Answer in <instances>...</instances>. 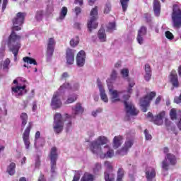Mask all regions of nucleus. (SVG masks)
<instances>
[{
  "label": "nucleus",
  "instance_id": "23",
  "mask_svg": "<svg viewBox=\"0 0 181 181\" xmlns=\"http://www.w3.org/2000/svg\"><path fill=\"white\" fill-rule=\"evenodd\" d=\"M74 49H68L66 50V63L67 64L71 65L74 63Z\"/></svg>",
  "mask_w": 181,
  "mask_h": 181
},
{
  "label": "nucleus",
  "instance_id": "29",
  "mask_svg": "<svg viewBox=\"0 0 181 181\" xmlns=\"http://www.w3.org/2000/svg\"><path fill=\"white\" fill-rule=\"evenodd\" d=\"M98 37L100 42H106L107 35H105V30L100 28L98 33Z\"/></svg>",
  "mask_w": 181,
  "mask_h": 181
},
{
  "label": "nucleus",
  "instance_id": "50",
  "mask_svg": "<svg viewBox=\"0 0 181 181\" xmlns=\"http://www.w3.org/2000/svg\"><path fill=\"white\" fill-rule=\"evenodd\" d=\"M135 173H136V171L135 170L133 171V173L132 171L129 172V177L130 180L132 181L135 180V177H134V175H135Z\"/></svg>",
  "mask_w": 181,
  "mask_h": 181
},
{
  "label": "nucleus",
  "instance_id": "43",
  "mask_svg": "<svg viewBox=\"0 0 181 181\" xmlns=\"http://www.w3.org/2000/svg\"><path fill=\"white\" fill-rule=\"evenodd\" d=\"M118 76V74L117 73V71H115V69H113L112 71V74L110 75V78L112 81L117 80V77Z\"/></svg>",
  "mask_w": 181,
  "mask_h": 181
},
{
  "label": "nucleus",
  "instance_id": "60",
  "mask_svg": "<svg viewBox=\"0 0 181 181\" xmlns=\"http://www.w3.org/2000/svg\"><path fill=\"white\" fill-rule=\"evenodd\" d=\"M39 166H40V160L37 158L35 160V168H39Z\"/></svg>",
  "mask_w": 181,
  "mask_h": 181
},
{
  "label": "nucleus",
  "instance_id": "46",
  "mask_svg": "<svg viewBox=\"0 0 181 181\" xmlns=\"http://www.w3.org/2000/svg\"><path fill=\"white\" fill-rule=\"evenodd\" d=\"M144 135L146 141H151V139H152V135L149 134L146 129L144 130Z\"/></svg>",
  "mask_w": 181,
  "mask_h": 181
},
{
  "label": "nucleus",
  "instance_id": "54",
  "mask_svg": "<svg viewBox=\"0 0 181 181\" xmlns=\"http://www.w3.org/2000/svg\"><path fill=\"white\" fill-rule=\"evenodd\" d=\"M6 5H8V0H3L2 12L6 9Z\"/></svg>",
  "mask_w": 181,
  "mask_h": 181
},
{
  "label": "nucleus",
  "instance_id": "15",
  "mask_svg": "<svg viewBox=\"0 0 181 181\" xmlns=\"http://www.w3.org/2000/svg\"><path fill=\"white\" fill-rule=\"evenodd\" d=\"M56 46V40L54 38H49L47 44V57L52 59L53 53H54V47Z\"/></svg>",
  "mask_w": 181,
  "mask_h": 181
},
{
  "label": "nucleus",
  "instance_id": "40",
  "mask_svg": "<svg viewBox=\"0 0 181 181\" xmlns=\"http://www.w3.org/2000/svg\"><path fill=\"white\" fill-rule=\"evenodd\" d=\"M165 127L167 128V129L169 131H173V132H175V128H173L172 127H170V125L172 124V122H170V120L165 119Z\"/></svg>",
  "mask_w": 181,
  "mask_h": 181
},
{
  "label": "nucleus",
  "instance_id": "22",
  "mask_svg": "<svg viewBox=\"0 0 181 181\" xmlns=\"http://www.w3.org/2000/svg\"><path fill=\"white\" fill-rule=\"evenodd\" d=\"M169 79L173 87L177 88L179 87V78H177V74L176 71L173 70L169 76Z\"/></svg>",
  "mask_w": 181,
  "mask_h": 181
},
{
  "label": "nucleus",
  "instance_id": "4",
  "mask_svg": "<svg viewBox=\"0 0 181 181\" xmlns=\"http://www.w3.org/2000/svg\"><path fill=\"white\" fill-rule=\"evenodd\" d=\"M73 113L71 115L66 114L65 115V122L66 125V131H69V128L71 127V119L76 118V115L83 114L84 112V107L81 106V103H76L74 107H72Z\"/></svg>",
  "mask_w": 181,
  "mask_h": 181
},
{
  "label": "nucleus",
  "instance_id": "37",
  "mask_svg": "<svg viewBox=\"0 0 181 181\" xmlns=\"http://www.w3.org/2000/svg\"><path fill=\"white\" fill-rule=\"evenodd\" d=\"M100 170H101V163H96L93 167V173L98 175L100 173Z\"/></svg>",
  "mask_w": 181,
  "mask_h": 181
},
{
  "label": "nucleus",
  "instance_id": "57",
  "mask_svg": "<svg viewBox=\"0 0 181 181\" xmlns=\"http://www.w3.org/2000/svg\"><path fill=\"white\" fill-rule=\"evenodd\" d=\"M74 4L76 5H79V6H83V0H75Z\"/></svg>",
  "mask_w": 181,
  "mask_h": 181
},
{
  "label": "nucleus",
  "instance_id": "42",
  "mask_svg": "<svg viewBox=\"0 0 181 181\" xmlns=\"http://www.w3.org/2000/svg\"><path fill=\"white\" fill-rule=\"evenodd\" d=\"M121 74L124 78H127L129 74L128 69H123L121 70Z\"/></svg>",
  "mask_w": 181,
  "mask_h": 181
},
{
  "label": "nucleus",
  "instance_id": "5",
  "mask_svg": "<svg viewBox=\"0 0 181 181\" xmlns=\"http://www.w3.org/2000/svg\"><path fill=\"white\" fill-rule=\"evenodd\" d=\"M110 141L104 136H99L97 140H95L90 144V151L93 153H100L101 152L102 145H107Z\"/></svg>",
  "mask_w": 181,
  "mask_h": 181
},
{
  "label": "nucleus",
  "instance_id": "63",
  "mask_svg": "<svg viewBox=\"0 0 181 181\" xmlns=\"http://www.w3.org/2000/svg\"><path fill=\"white\" fill-rule=\"evenodd\" d=\"M123 177L122 175H117V181H122Z\"/></svg>",
  "mask_w": 181,
  "mask_h": 181
},
{
  "label": "nucleus",
  "instance_id": "9",
  "mask_svg": "<svg viewBox=\"0 0 181 181\" xmlns=\"http://www.w3.org/2000/svg\"><path fill=\"white\" fill-rule=\"evenodd\" d=\"M153 97H156V93L151 92L140 100V105L143 112H146V111H148V107H149V104L153 99Z\"/></svg>",
  "mask_w": 181,
  "mask_h": 181
},
{
  "label": "nucleus",
  "instance_id": "39",
  "mask_svg": "<svg viewBox=\"0 0 181 181\" xmlns=\"http://www.w3.org/2000/svg\"><path fill=\"white\" fill-rule=\"evenodd\" d=\"M79 42L80 41L78 40V37H76V39L74 38L71 39L69 43L71 47H76V46H77Z\"/></svg>",
  "mask_w": 181,
  "mask_h": 181
},
{
  "label": "nucleus",
  "instance_id": "32",
  "mask_svg": "<svg viewBox=\"0 0 181 181\" xmlns=\"http://www.w3.org/2000/svg\"><path fill=\"white\" fill-rule=\"evenodd\" d=\"M15 168H16V164H15V163H11L8 165L7 172L10 176H13V175H15Z\"/></svg>",
  "mask_w": 181,
  "mask_h": 181
},
{
  "label": "nucleus",
  "instance_id": "10",
  "mask_svg": "<svg viewBox=\"0 0 181 181\" xmlns=\"http://www.w3.org/2000/svg\"><path fill=\"white\" fill-rule=\"evenodd\" d=\"M170 165H176V156L172 153H167L165 156L164 160L162 161L163 170H169Z\"/></svg>",
  "mask_w": 181,
  "mask_h": 181
},
{
  "label": "nucleus",
  "instance_id": "53",
  "mask_svg": "<svg viewBox=\"0 0 181 181\" xmlns=\"http://www.w3.org/2000/svg\"><path fill=\"white\" fill-rule=\"evenodd\" d=\"M124 169L122 168H119L118 170H117V175L118 176H122L124 177Z\"/></svg>",
  "mask_w": 181,
  "mask_h": 181
},
{
  "label": "nucleus",
  "instance_id": "21",
  "mask_svg": "<svg viewBox=\"0 0 181 181\" xmlns=\"http://www.w3.org/2000/svg\"><path fill=\"white\" fill-rule=\"evenodd\" d=\"M109 92L110 94V100L112 103H114L121 101V98H119V94H121V92H118L117 90H113L110 88H109Z\"/></svg>",
  "mask_w": 181,
  "mask_h": 181
},
{
  "label": "nucleus",
  "instance_id": "18",
  "mask_svg": "<svg viewBox=\"0 0 181 181\" xmlns=\"http://www.w3.org/2000/svg\"><path fill=\"white\" fill-rule=\"evenodd\" d=\"M86 64V52L81 50L76 56V65L78 67H83Z\"/></svg>",
  "mask_w": 181,
  "mask_h": 181
},
{
  "label": "nucleus",
  "instance_id": "28",
  "mask_svg": "<svg viewBox=\"0 0 181 181\" xmlns=\"http://www.w3.org/2000/svg\"><path fill=\"white\" fill-rule=\"evenodd\" d=\"M11 64V59L7 58L4 60V62L0 64V69L3 68L4 71L8 72L9 71V66Z\"/></svg>",
  "mask_w": 181,
  "mask_h": 181
},
{
  "label": "nucleus",
  "instance_id": "6",
  "mask_svg": "<svg viewBox=\"0 0 181 181\" xmlns=\"http://www.w3.org/2000/svg\"><path fill=\"white\" fill-rule=\"evenodd\" d=\"M171 19L174 28L177 29L181 28V9L177 4L173 5Z\"/></svg>",
  "mask_w": 181,
  "mask_h": 181
},
{
  "label": "nucleus",
  "instance_id": "44",
  "mask_svg": "<svg viewBox=\"0 0 181 181\" xmlns=\"http://www.w3.org/2000/svg\"><path fill=\"white\" fill-rule=\"evenodd\" d=\"M111 11V4L107 3L105 6L104 13H110Z\"/></svg>",
  "mask_w": 181,
  "mask_h": 181
},
{
  "label": "nucleus",
  "instance_id": "36",
  "mask_svg": "<svg viewBox=\"0 0 181 181\" xmlns=\"http://www.w3.org/2000/svg\"><path fill=\"white\" fill-rule=\"evenodd\" d=\"M105 176V181H114V174H111V176L110 177V173L107 171L104 173Z\"/></svg>",
  "mask_w": 181,
  "mask_h": 181
},
{
  "label": "nucleus",
  "instance_id": "26",
  "mask_svg": "<svg viewBox=\"0 0 181 181\" xmlns=\"http://www.w3.org/2000/svg\"><path fill=\"white\" fill-rule=\"evenodd\" d=\"M122 144V137L121 136H116L113 139V148L118 149Z\"/></svg>",
  "mask_w": 181,
  "mask_h": 181
},
{
  "label": "nucleus",
  "instance_id": "41",
  "mask_svg": "<svg viewBox=\"0 0 181 181\" xmlns=\"http://www.w3.org/2000/svg\"><path fill=\"white\" fill-rule=\"evenodd\" d=\"M107 30L109 32H112V30H117V26L115 25V23H109L107 25Z\"/></svg>",
  "mask_w": 181,
  "mask_h": 181
},
{
  "label": "nucleus",
  "instance_id": "17",
  "mask_svg": "<svg viewBox=\"0 0 181 181\" xmlns=\"http://www.w3.org/2000/svg\"><path fill=\"white\" fill-rule=\"evenodd\" d=\"M132 145H134V141L132 140H127L124 144L123 148L121 150H118L117 151V155H120L121 156H124L128 153V151L132 148Z\"/></svg>",
  "mask_w": 181,
  "mask_h": 181
},
{
  "label": "nucleus",
  "instance_id": "27",
  "mask_svg": "<svg viewBox=\"0 0 181 181\" xmlns=\"http://www.w3.org/2000/svg\"><path fill=\"white\" fill-rule=\"evenodd\" d=\"M153 11L156 16L160 15V3L158 0L153 1Z\"/></svg>",
  "mask_w": 181,
  "mask_h": 181
},
{
  "label": "nucleus",
  "instance_id": "3",
  "mask_svg": "<svg viewBox=\"0 0 181 181\" xmlns=\"http://www.w3.org/2000/svg\"><path fill=\"white\" fill-rule=\"evenodd\" d=\"M70 88H71V87H70L69 83H64L57 92L54 93L50 104L52 110H59V108H62L63 103L62 102L60 96L65 93L66 90Z\"/></svg>",
  "mask_w": 181,
  "mask_h": 181
},
{
  "label": "nucleus",
  "instance_id": "12",
  "mask_svg": "<svg viewBox=\"0 0 181 181\" xmlns=\"http://www.w3.org/2000/svg\"><path fill=\"white\" fill-rule=\"evenodd\" d=\"M19 80H21V78L15 79L13 81V84H18V86L11 88L12 92L15 94L16 97L17 98L23 95V91H25L26 88V85H23V86H21V84L18 83V81H19Z\"/></svg>",
  "mask_w": 181,
  "mask_h": 181
},
{
  "label": "nucleus",
  "instance_id": "20",
  "mask_svg": "<svg viewBox=\"0 0 181 181\" xmlns=\"http://www.w3.org/2000/svg\"><path fill=\"white\" fill-rule=\"evenodd\" d=\"M97 84L99 88L100 98L102 101H103L104 103H108V96H107V93H105V90H104V88L103 87V83H101V81L100 79H97Z\"/></svg>",
  "mask_w": 181,
  "mask_h": 181
},
{
  "label": "nucleus",
  "instance_id": "64",
  "mask_svg": "<svg viewBox=\"0 0 181 181\" xmlns=\"http://www.w3.org/2000/svg\"><path fill=\"white\" fill-rule=\"evenodd\" d=\"M178 76L181 77V65L178 67Z\"/></svg>",
  "mask_w": 181,
  "mask_h": 181
},
{
  "label": "nucleus",
  "instance_id": "16",
  "mask_svg": "<svg viewBox=\"0 0 181 181\" xmlns=\"http://www.w3.org/2000/svg\"><path fill=\"white\" fill-rule=\"evenodd\" d=\"M170 116L172 121H177L176 125L179 131H181V112L177 114L175 109H171Z\"/></svg>",
  "mask_w": 181,
  "mask_h": 181
},
{
  "label": "nucleus",
  "instance_id": "55",
  "mask_svg": "<svg viewBox=\"0 0 181 181\" xmlns=\"http://www.w3.org/2000/svg\"><path fill=\"white\" fill-rule=\"evenodd\" d=\"M80 87V85L78 83H75L73 87L71 88V90H73V91H76V90H78Z\"/></svg>",
  "mask_w": 181,
  "mask_h": 181
},
{
  "label": "nucleus",
  "instance_id": "49",
  "mask_svg": "<svg viewBox=\"0 0 181 181\" xmlns=\"http://www.w3.org/2000/svg\"><path fill=\"white\" fill-rule=\"evenodd\" d=\"M174 103H175V104H180V103H181V93H180V96H175L174 98Z\"/></svg>",
  "mask_w": 181,
  "mask_h": 181
},
{
  "label": "nucleus",
  "instance_id": "33",
  "mask_svg": "<svg viewBox=\"0 0 181 181\" xmlns=\"http://www.w3.org/2000/svg\"><path fill=\"white\" fill-rule=\"evenodd\" d=\"M24 63H28V64H34V66L37 65V62L33 58H30V57H25L23 58Z\"/></svg>",
  "mask_w": 181,
  "mask_h": 181
},
{
  "label": "nucleus",
  "instance_id": "1",
  "mask_svg": "<svg viewBox=\"0 0 181 181\" xmlns=\"http://www.w3.org/2000/svg\"><path fill=\"white\" fill-rule=\"evenodd\" d=\"M25 16H26L25 13L18 12L16 14V17L12 21V32L8 37L7 46L9 52H11L14 55V62L18 60V54L19 53V49H21V39L22 37L21 35H16V33L15 32L22 29L21 25L23 23V21H25Z\"/></svg>",
  "mask_w": 181,
  "mask_h": 181
},
{
  "label": "nucleus",
  "instance_id": "51",
  "mask_svg": "<svg viewBox=\"0 0 181 181\" xmlns=\"http://www.w3.org/2000/svg\"><path fill=\"white\" fill-rule=\"evenodd\" d=\"M151 78H152V74H145L144 79L146 80V81H149Z\"/></svg>",
  "mask_w": 181,
  "mask_h": 181
},
{
  "label": "nucleus",
  "instance_id": "2",
  "mask_svg": "<svg viewBox=\"0 0 181 181\" xmlns=\"http://www.w3.org/2000/svg\"><path fill=\"white\" fill-rule=\"evenodd\" d=\"M135 86V82L132 80L129 81V88L127 89V91H124V93H127L126 95H123V99H124V104L127 112L126 115V119L127 121H129V115H138V111H136V109H135V106L134 104L131 102H128V100H129V94L132 93V87Z\"/></svg>",
  "mask_w": 181,
  "mask_h": 181
},
{
  "label": "nucleus",
  "instance_id": "24",
  "mask_svg": "<svg viewBox=\"0 0 181 181\" xmlns=\"http://www.w3.org/2000/svg\"><path fill=\"white\" fill-rule=\"evenodd\" d=\"M155 176H156V172L155 171V168L151 167H148L146 169V177L148 181H152L154 179Z\"/></svg>",
  "mask_w": 181,
  "mask_h": 181
},
{
  "label": "nucleus",
  "instance_id": "52",
  "mask_svg": "<svg viewBox=\"0 0 181 181\" xmlns=\"http://www.w3.org/2000/svg\"><path fill=\"white\" fill-rule=\"evenodd\" d=\"M74 12L76 16H78V15L81 13V8L76 6L74 9Z\"/></svg>",
  "mask_w": 181,
  "mask_h": 181
},
{
  "label": "nucleus",
  "instance_id": "62",
  "mask_svg": "<svg viewBox=\"0 0 181 181\" xmlns=\"http://www.w3.org/2000/svg\"><path fill=\"white\" fill-rule=\"evenodd\" d=\"M78 180H80V176H78V175H74V179H73L72 181H78Z\"/></svg>",
  "mask_w": 181,
  "mask_h": 181
},
{
  "label": "nucleus",
  "instance_id": "35",
  "mask_svg": "<svg viewBox=\"0 0 181 181\" xmlns=\"http://www.w3.org/2000/svg\"><path fill=\"white\" fill-rule=\"evenodd\" d=\"M44 12L43 11H38L35 14V19L38 22H40L43 19Z\"/></svg>",
  "mask_w": 181,
  "mask_h": 181
},
{
  "label": "nucleus",
  "instance_id": "34",
  "mask_svg": "<svg viewBox=\"0 0 181 181\" xmlns=\"http://www.w3.org/2000/svg\"><path fill=\"white\" fill-rule=\"evenodd\" d=\"M77 100V95L74 94L71 96H69L67 100L65 101L64 104H71L72 103H74Z\"/></svg>",
  "mask_w": 181,
  "mask_h": 181
},
{
  "label": "nucleus",
  "instance_id": "25",
  "mask_svg": "<svg viewBox=\"0 0 181 181\" xmlns=\"http://www.w3.org/2000/svg\"><path fill=\"white\" fill-rule=\"evenodd\" d=\"M163 117H165V112H161L157 116L153 117V121L156 125H162L163 124Z\"/></svg>",
  "mask_w": 181,
  "mask_h": 181
},
{
  "label": "nucleus",
  "instance_id": "8",
  "mask_svg": "<svg viewBox=\"0 0 181 181\" xmlns=\"http://www.w3.org/2000/svg\"><path fill=\"white\" fill-rule=\"evenodd\" d=\"M97 19H98V10L97 7H95L91 10L90 18V21H88V29L89 32H93V29H97L98 26Z\"/></svg>",
  "mask_w": 181,
  "mask_h": 181
},
{
  "label": "nucleus",
  "instance_id": "7",
  "mask_svg": "<svg viewBox=\"0 0 181 181\" xmlns=\"http://www.w3.org/2000/svg\"><path fill=\"white\" fill-rule=\"evenodd\" d=\"M52 128L54 134L57 135L63 132V129H64V122L63 121V118L60 113L55 114Z\"/></svg>",
  "mask_w": 181,
  "mask_h": 181
},
{
  "label": "nucleus",
  "instance_id": "61",
  "mask_svg": "<svg viewBox=\"0 0 181 181\" xmlns=\"http://www.w3.org/2000/svg\"><path fill=\"white\" fill-rule=\"evenodd\" d=\"M38 181H46V180H45V175L40 174Z\"/></svg>",
  "mask_w": 181,
  "mask_h": 181
},
{
  "label": "nucleus",
  "instance_id": "58",
  "mask_svg": "<svg viewBox=\"0 0 181 181\" xmlns=\"http://www.w3.org/2000/svg\"><path fill=\"white\" fill-rule=\"evenodd\" d=\"M69 77V74L67 72H64L62 75V80H64V78H67Z\"/></svg>",
  "mask_w": 181,
  "mask_h": 181
},
{
  "label": "nucleus",
  "instance_id": "38",
  "mask_svg": "<svg viewBox=\"0 0 181 181\" xmlns=\"http://www.w3.org/2000/svg\"><path fill=\"white\" fill-rule=\"evenodd\" d=\"M129 2V0H120L121 6L122 7L123 12H125L127 11V8H128V3Z\"/></svg>",
  "mask_w": 181,
  "mask_h": 181
},
{
  "label": "nucleus",
  "instance_id": "45",
  "mask_svg": "<svg viewBox=\"0 0 181 181\" xmlns=\"http://www.w3.org/2000/svg\"><path fill=\"white\" fill-rule=\"evenodd\" d=\"M105 168H107V169H108V170H110V172H112V170H113L112 164L110 162L105 161Z\"/></svg>",
  "mask_w": 181,
  "mask_h": 181
},
{
  "label": "nucleus",
  "instance_id": "13",
  "mask_svg": "<svg viewBox=\"0 0 181 181\" xmlns=\"http://www.w3.org/2000/svg\"><path fill=\"white\" fill-rule=\"evenodd\" d=\"M95 154L99 155L101 159H104V158H112L114 156V150L108 145H106L103 147L100 153Z\"/></svg>",
  "mask_w": 181,
  "mask_h": 181
},
{
  "label": "nucleus",
  "instance_id": "11",
  "mask_svg": "<svg viewBox=\"0 0 181 181\" xmlns=\"http://www.w3.org/2000/svg\"><path fill=\"white\" fill-rule=\"evenodd\" d=\"M49 158L51 160V173L56 175V162L57 161V148L52 147L50 151Z\"/></svg>",
  "mask_w": 181,
  "mask_h": 181
},
{
  "label": "nucleus",
  "instance_id": "56",
  "mask_svg": "<svg viewBox=\"0 0 181 181\" xmlns=\"http://www.w3.org/2000/svg\"><path fill=\"white\" fill-rule=\"evenodd\" d=\"M5 53V47H2L0 49V57H4Z\"/></svg>",
  "mask_w": 181,
  "mask_h": 181
},
{
  "label": "nucleus",
  "instance_id": "48",
  "mask_svg": "<svg viewBox=\"0 0 181 181\" xmlns=\"http://www.w3.org/2000/svg\"><path fill=\"white\" fill-rule=\"evenodd\" d=\"M144 70L145 74H152V70L151 69V66H149V64H146Z\"/></svg>",
  "mask_w": 181,
  "mask_h": 181
},
{
  "label": "nucleus",
  "instance_id": "30",
  "mask_svg": "<svg viewBox=\"0 0 181 181\" xmlns=\"http://www.w3.org/2000/svg\"><path fill=\"white\" fill-rule=\"evenodd\" d=\"M67 15V7H62L59 17L57 18V22H62L64 18H66V16Z\"/></svg>",
  "mask_w": 181,
  "mask_h": 181
},
{
  "label": "nucleus",
  "instance_id": "31",
  "mask_svg": "<svg viewBox=\"0 0 181 181\" xmlns=\"http://www.w3.org/2000/svg\"><path fill=\"white\" fill-rule=\"evenodd\" d=\"M20 118L21 119V127L25 128V126L28 124V114L25 112L21 113L20 115Z\"/></svg>",
  "mask_w": 181,
  "mask_h": 181
},
{
  "label": "nucleus",
  "instance_id": "14",
  "mask_svg": "<svg viewBox=\"0 0 181 181\" xmlns=\"http://www.w3.org/2000/svg\"><path fill=\"white\" fill-rule=\"evenodd\" d=\"M32 125H33V123L30 122L23 134V139L24 145L25 146V149H29V146H30V141H29V135H30V130L32 129Z\"/></svg>",
  "mask_w": 181,
  "mask_h": 181
},
{
  "label": "nucleus",
  "instance_id": "47",
  "mask_svg": "<svg viewBox=\"0 0 181 181\" xmlns=\"http://www.w3.org/2000/svg\"><path fill=\"white\" fill-rule=\"evenodd\" d=\"M165 37H167V39H169L170 40H173V37H175L173 36V34H172V33H170V31H166L165 33Z\"/></svg>",
  "mask_w": 181,
  "mask_h": 181
},
{
  "label": "nucleus",
  "instance_id": "19",
  "mask_svg": "<svg viewBox=\"0 0 181 181\" xmlns=\"http://www.w3.org/2000/svg\"><path fill=\"white\" fill-rule=\"evenodd\" d=\"M146 32L147 28L144 25L138 30L136 40L139 45H144V36H146Z\"/></svg>",
  "mask_w": 181,
  "mask_h": 181
},
{
  "label": "nucleus",
  "instance_id": "59",
  "mask_svg": "<svg viewBox=\"0 0 181 181\" xmlns=\"http://www.w3.org/2000/svg\"><path fill=\"white\" fill-rule=\"evenodd\" d=\"M144 18L145 19H146L147 22H149L151 21V15H149L148 13H145Z\"/></svg>",
  "mask_w": 181,
  "mask_h": 181
}]
</instances>
